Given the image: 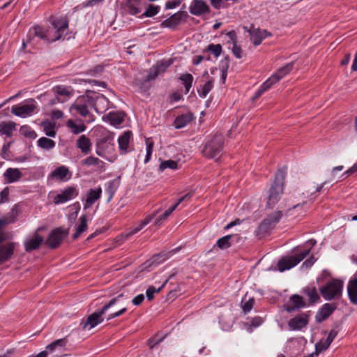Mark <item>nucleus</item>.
Returning a JSON list of instances; mask_svg holds the SVG:
<instances>
[{"mask_svg": "<svg viewBox=\"0 0 357 357\" xmlns=\"http://www.w3.org/2000/svg\"><path fill=\"white\" fill-rule=\"evenodd\" d=\"M105 100L103 95L87 91L85 95L79 96L74 103L71 105L70 109L77 111L82 117H89V122L93 121V116L91 114L89 109L93 108L98 112L96 103L98 101Z\"/></svg>", "mask_w": 357, "mask_h": 357, "instance_id": "obj_1", "label": "nucleus"}, {"mask_svg": "<svg viewBox=\"0 0 357 357\" xmlns=\"http://www.w3.org/2000/svg\"><path fill=\"white\" fill-rule=\"evenodd\" d=\"M180 202H177L174 205L169 207L165 211L158 215L159 210H157L152 214L148 215L146 218H145L139 224V226L136 227L131 228L130 231L126 234H122L116 237V241L117 242H123L125 241L128 238L131 236L132 235L135 234L138 231H139L144 227L147 225L149 223H150L153 218H155V225L160 226L164 221H165L167 218L171 215V213L177 208L178 204Z\"/></svg>", "mask_w": 357, "mask_h": 357, "instance_id": "obj_2", "label": "nucleus"}, {"mask_svg": "<svg viewBox=\"0 0 357 357\" xmlns=\"http://www.w3.org/2000/svg\"><path fill=\"white\" fill-rule=\"evenodd\" d=\"M68 33V20L66 17L50 18V26L46 28L47 43L55 42Z\"/></svg>", "mask_w": 357, "mask_h": 357, "instance_id": "obj_3", "label": "nucleus"}, {"mask_svg": "<svg viewBox=\"0 0 357 357\" xmlns=\"http://www.w3.org/2000/svg\"><path fill=\"white\" fill-rule=\"evenodd\" d=\"M123 297V294H119L115 298L111 299L107 304L98 312L91 314L87 319L84 321L82 320L81 325H82V329H91L96 326L98 324H101L103 321L102 316L107 312V310L115 305L117 303L120 302L121 298Z\"/></svg>", "mask_w": 357, "mask_h": 357, "instance_id": "obj_4", "label": "nucleus"}, {"mask_svg": "<svg viewBox=\"0 0 357 357\" xmlns=\"http://www.w3.org/2000/svg\"><path fill=\"white\" fill-rule=\"evenodd\" d=\"M316 243L317 241L314 239H310L305 243V245L309 246L307 249L303 250L294 256L283 257L280 259L278 262V270L280 272H283L296 266L309 255L312 247L314 246Z\"/></svg>", "mask_w": 357, "mask_h": 357, "instance_id": "obj_5", "label": "nucleus"}, {"mask_svg": "<svg viewBox=\"0 0 357 357\" xmlns=\"http://www.w3.org/2000/svg\"><path fill=\"white\" fill-rule=\"evenodd\" d=\"M224 136L216 133L209 137L204 146L202 153L207 158H218L223 150Z\"/></svg>", "mask_w": 357, "mask_h": 357, "instance_id": "obj_6", "label": "nucleus"}, {"mask_svg": "<svg viewBox=\"0 0 357 357\" xmlns=\"http://www.w3.org/2000/svg\"><path fill=\"white\" fill-rule=\"evenodd\" d=\"M343 282L332 279L320 289V292L326 301L340 299L342 295Z\"/></svg>", "mask_w": 357, "mask_h": 357, "instance_id": "obj_7", "label": "nucleus"}, {"mask_svg": "<svg viewBox=\"0 0 357 357\" xmlns=\"http://www.w3.org/2000/svg\"><path fill=\"white\" fill-rule=\"evenodd\" d=\"M287 171L286 167L279 169L268 191V199L277 200L281 198L284 192V180Z\"/></svg>", "mask_w": 357, "mask_h": 357, "instance_id": "obj_8", "label": "nucleus"}, {"mask_svg": "<svg viewBox=\"0 0 357 357\" xmlns=\"http://www.w3.org/2000/svg\"><path fill=\"white\" fill-rule=\"evenodd\" d=\"M282 216V211H276L268 215L259 225L257 236L263 237L273 229Z\"/></svg>", "mask_w": 357, "mask_h": 357, "instance_id": "obj_9", "label": "nucleus"}, {"mask_svg": "<svg viewBox=\"0 0 357 357\" xmlns=\"http://www.w3.org/2000/svg\"><path fill=\"white\" fill-rule=\"evenodd\" d=\"M68 234V229L56 228L49 235L45 244L52 248H56L61 243L63 238Z\"/></svg>", "mask_w": 357, "mask_h": 357, "instance_id": "obj_10", "label": "nucleus"}, {"mask_svg": "<svg viewBox=\"0 0 357 357\" xmlns=\"http://www.w3.org/2000/svg\"><path fill=\"white\" fill-rule=\"evenodd\" d=\"M36 105L35 101L31 99L29 103L23 105H17L12 107L11 112L20 117H26V116L31 115L36 110Z\"/></svg>", "mask_w": 357, "mask_h": 357, "instance_id": "obj_11", "label": "nucleus"}, {"mask_svg": "<svg viewBox=\"0 0 357 357\" xmlns=\"http://www.w3.org/2000/svg\"><path fill=\"white\" fill-rule=\"evenodd\" d=\"M327 184L326 181L321 183L320 185H312L310 184L307 186L305 192L303 193L305 197L304 198L309 199L310 200L316 199L319 197L320 193L325 192L324 186Z\"/></svg>", "mask_w": 357, "mask_h": 357, "instance_id": "obj_12", "label": "nucleus"}, {"mask_svg": "<svg viewBox=\"0 0 357 357\" xmlns=\"http://www.w3.org/2000/svg\"><path fill=\"white\" fill-rule=\"evenodd\" d=\"M189 10L192 15L199 16L202 14L209 13L210 8L203 0H192L189 6Z\"/></svg>", "mask_w": 357, "mask_h": 357, "instance_id": "obj_13", "label": "nucleus"}, {"mask_svg": "<svg viewBox=\"0 0 357 357\" xmlns=\"http://www.w3.org/2000/svg\"><path fill=\"white\" fill-rule=\"evenodd\" d=\"M16 243L11 242L0 245V264L10 260L14 255Z\"/></svg>", "mask_w": 357, "mask_h": 357, "instance_id": "obj_14", "label": "nucleus"}, {"mask_svg": "<svg viewBox=\"0 0 357 357\" xmlns=\"http://www.w3.org/2000/svg\"><path fill=\"white\" fill-rule=\"evenodd\" d=\"M337 308L335 303H325L315 316L316 321L321 323L326 319Z\"/></svg>", "mask_w": 357, "mask_h": 357, "instance_id": "obj_15", "label": "nucleus"}, {"mask_svg": "<svg viewBox=\"0 0 357 357\" xmlns=\"http://www.w3.org/2000/svg\"><path fill=\"white\" fill-rule=\"evenodd\" d=\"M172 64V61H161L158 62L157 64L150 68L148 80H152L156 78L159 74L164 73L166 69Z\"/></svg>", "mask_w": 357, "mask_h": 357, "instance_id": "obj_16", "label": "nucleus"}, {"mask_svg": "<svg viewBox=\"0 0 357 357\" xmlns=\"http://www.w3.org/2000/svg\"><path fill=\"white\" fill-rule=\"evenodd\" d=\"M52 91L56 96L61 99V102L67 101L74 94V90L71 86L58 85L52 89Z\"/></svg>", "mask_w": 357, "mask_h": 357, "instance_id": "obj_17", "label": "nucleus"}, {"mask_svg": "<svg viewBox=\"0 0 357 357\" xmlns=\"http://www.w3.org/2000/svg\"><path fill=\"white\" fill-rule=\"evenodd\" d=\"M128 298H126L123 301V296L121 298L120 302L115 304L114 307L109 309V314L107 318V320L112 319L115 317H119L126 312L127 307L126 306V303L128 302Z\"/></svg>", "mask_w": 357, "mask_h": 357, "instance_id": "obj_18", "label": "nucleus"}, {"mask_svg": "<svg viewBox=\"0 0 357 357\" xmlns=\"http://www.w3.org/2000/svg\"><path fill=\"white\" fill-rule=\"evenodd\" d=\"M307 324L308 316L305 313L296 316L291 319L288 322L289 328L292 330H300L305 327Z\"/></svg>", "mask_w": 357, "mask_h": 357, "instance_id": "obj_19", "label": "nucleus"}, {"mask_svg": "<svg viewBox=\"0 0 357 357\" xmlns=\"http://www.w3.org/2000/svg\"><path fill=\"white\" fill-rule=\"evenodd\" d=\"M112 137L110 135L101 137L96 143V153L100 157H105L106 151L113 144H111Z\"/></svg>", "mask_w": 357, "mask_h": 357, "instance_id": "obj_20", "label": "nucleus"}, {"mask_svg": "<svg viewBox=\"0 0 357 357\" xmlns=\"http://www.w3.org/2000/svg\"><path fill=\"white\" fill-rule=\"evenodd\" d=\"M28 35L29 38H31L32 40L36 37L47 43L46 28L43 26L36 25L33 26L29 29Z\"/></svg>", "mask_w": 357, "mask_h": 357, "instance_id": "obj_21", "label": "nucleus"}, {"mask_svg": "<svg viewBox=\"0 0 357 357\" xmlns=\"http://www.w3.org/2000/svg\"><path fill=\"white\" fill-rule=\"evenodd\" d=\"M78 195V191L75 187L69 186L57 195L56 201H69Z\"/></svg>", "mask_w": 357, "mask_h": 357, "instance_id": "obj_22", "label": "nucleus"}, {"mask_svg": "<svg viewBox=\"0 0 357 357\" xmlns=\"http://www.w3.org/2000/svg\"><path fill=\"white\" fill-rule=\"evenodd\" d=\"M183 18V13L178 12L174 15H172L168 19L164 20L160 26L162 27H168L170 29H175L181 22Z\"/></svg>", "mask_w": 357, "mask_h": 357, "instance_id": "obj_23", "label": "nucleus"}, {"mask_svg": "<svg viewBox=\"0 0 357 357\" xmlns=\"http://www.w3.org/2000/svg\"><path fill=\"white\" fill-rule=\"evenodd\" d=\"M347 292L350 301L357 305V278H352L349 281Z\"/></svg>", "mask_w": 357, "mask_h": 357, "instance_id": "obj_24", "label": "nucleus"}, {"mask_svg": "<svg viewBox=\"0 0 357 357\" xmlns=\"http://www.w3.org/2000/svg\"><path fill=\"white\" fill-rule=\"evenodd\" d=\"M3 176L6 181L10 183L18 181L22 176V174L19 169L8 168L4 172Z\"/></svg>", "mask_w": 357, "mask_h": 357, "instance_id": "obj_25", "label": "nucleus"}, {"mask_svg": "<svg viewBox=\"0 0 357 357\" xmlns=\"http://www.w3.org/2000/svg\"><path fill=\"white\" fill-rule=\"evenodd\" d=\"M248 32L250 36V40L255 46L260 45L263 40L261 36V30L259 28H255L254 24H251Z\"/></svg>", "mask_w": 357, "mask_h": 357, "instance_id": "obj_26", "label": "nucleus"}, {"mask_svg": "<svg viewBox=\"0 0 357 357\" xmlns=\"http://www.w3.org/2000/svg\"><path fill=\"white\" fill-rule=\"evenodd\" d=\"M77 146L82 153L88 154L91 151V142L86 135H81L77 140Z\"/></svg>", "mask_w": 357, "mask_h": 357, "instance_id": "obj_27", "label": "nucleus"}, {"mask_svg": "<svg viewBox=\"0 0 357 357\" xmlns=\"http://www.w3.org/2000/svg\"><path fill=\"white\" fill-rule=\"evenodd\" d=\"M43 242V238L38 234H35L31 238L25 242V250L27 252L36 250Z\"/></svg>", "mask_w": 357, "mask_h": 357, "instance_id": "obj_28", "label": "nucleus"}, {"mask_svg": "<svg viewBox=\"0 0 357 357\" xmlns=\"http://www.w3.org/2000/svg\"><path fill=\"white\" fill-rule=\"evenodd\" d=\"M131 136L132 132L127 130L124 132L118 139L119 149L121 151H123V153H126L128 151Z\"/></svg>", "mask_w": 357, "mask_h": 357, "instance_id": "obj_29", "label": "nucleus"}, {"mask_svg": "<svg viewBox=\"0 0 357 357\" xmlns=\"http://www.w3.org/2000/svg\"><path fill=\"white\" fill-rule=\"evenodd\" d=\"M192 120V114L190 113L184 114L177 116L174 122V127L177 129L185 127Z\"/></svg>", "mask_w": 357, "mask_h": 357, "instance_id": "obj_30", "label": "nucleus"}, {"mask_svg": "<svg viewBox=\"0 0 357 357\" xmlns=\"http://www.w3.org/2000/svg\"><path fill=\"white\" fill-rule=\"evenodd\" d=\"M290 301L294 304V305L293 306H290V305L286 306L285 309L289 312H292L296 308H298V309L302 308V307H305V303L303 301V298L298 294L292 295L290 298Z\"/></svg>", "mask_w": 357, "mask_h": 357, "instance_id": "obj_31", "label": "nucleus"}, {"mask_svg": "<svg viewBox=\"0 0 357 357\" xmlns=\"http://www.w3.org/2000/svg\"><path fill=\"white\" fill-rule=\"evenodd\" d=\"M69 174L70 175L69 169L65 166H61L56 167L53 172H52L50 176L56 180H63Z\"/></svg>", "mask_w": 357, "mask_h": 357, "instance_id": "obj_32", "label": "nucleus"}, {"mask_svg": "<svg viewBox=\"0 0 357 357\" xmlns=\"http://www.w3.org/2000/svg\"><path fill=\"white\" fill-rule=\"evenodd\" d=\"M126 7L131 15H136L142 11L140 8L142 0H126Z\"/></svg>", "mask_w": 357, "mask_h": 357, "instance_id": "obj_33", "label": "nucleus"}, {"mask_svg": "<svg viewBox=\"0 0 357 357\" xmlns=\"http://www.w3.org/2000/svg\"><path fill=\"white\" fill-rule=\"evenodd\" d=\"M80 223L76 229L75 233L73 235L74 239H77L87 229V219L85 215L79 218Z\"/></svg>", "mask_w": 357, "mask_h": 357, "instance_id": "obj_34", "label": "nucleus"}, {"mask_svg": "<svg viewBox=\"0 0 357 357\" xmlns=\"http://www.w3.org/2000/svg\"><path fill=\"white\" fill-rule=\"evenodd\" d=\"M110 123L113 126H119L123 121L124 115L121 112H110L107 115Z\"/></svg>", "mask_w": 357, "mask_h": 357, "instance_id": "obj_35", "label": "nucleus"}, {"mask_svg": "<svg viewBox=\"0 0 357 357\" xmlns=\"http://www.w3.org/2000/svg\"><path fill=\"white\" fill-rule=\"evenodd\" d=\"M38 146L45 150H50L55 146V142L51 139L43 137L37 141Z\"/></svg>", "mask_w": 357, "mask_h": 357, "instance_id": "obj_36", "label": "nucleus"}, {"mask_svg": "<svg viewBox=\"0 0 357 357\" xmlns=\"http://www.w3.org/2000/svg\"><path fill=\"white\" fill-rule=\"evenodd\" d=\"M67 126L70 128L71 132L75 135L84 132L86 128L84 124L77 125L71 119L67 122Z\"/></svg>", "mask_w": 357, "mask_h": 357, "instance_id": "obj_37", "label": "nucleus"}, {"mask_svg": "<svg viewBox=\"0 0 357 357\" xmlns=\"http://www.w3.org/2000/svg\"><path fill=\"white\" fill-rule=\"evenodd\" d=\"M294 63L291 62L285 65L284 66L280 68L273 75H276L278 77V82L282 79L284 75L291 72L293 69Z\"/></svg>", "mask_w": 357, "mask_h": 357, "instance_id": "obj_38", "label": "nucleus"}, {"mask_svg": "<svg viewBox=\"0 0 357 357\" xmlns=\"http://www.w3.org/2000/svg\"><path fill=\"white\" fill-rule=\"evenodd\" d=\"M82 163L86 166L97 165L99 167H102L104 165V162L98 158L93 156H89L82 161Z\"/></svg>", "mask_w": 357, "mask_h": 357, "instance_id": "obj_39", "label": "nucleus"}, {"mask_svg": "<svg viewBox=\"0 0 357 357\" xmlns=\"http://www.w3.org/2000/svg\"><path fill=\"white\" fill-rule=\"evenodd\" d=\"M180 79L182 81L183 84L185 86L186 93L189 92V91L192 86V82H193L192 75L190 73L183 74L180 77Z\"/></svg>", "mask_w": 357, "mask_h": 357, "instance_id": "obj_40", "label": "nucleus"}, {"mask_svg": "<svg viewBox=\"0 0 357 357\" xmlns=\"http://www.w3.org/2000/svg\"><path fill=\"white\" fill-rule=\"evenodd\" d=\"M160 6L153 4H149L146 10L142 13V17H151L155 16L160 11Z\"/></svg>", "mask_w": 357, "mask_h": 357, "instance_id": "obj_41", "label": "nucleus"}, {"mask_svg": "<svg viewBox=\"0 0 357 357\" xmlns=\"http://www.w3.org/2000/svg\"><path fill=\"white\" fill-rule=\"evenodd\" d=\"M304 292L309 297L311 303H315L319 299V296L314 287L306 288Z\"/></svg>", "mask_w": 357, "mask_h": 357, "instance_id": "obj_42", "label": "nucleus"}, {"mask_svg": "<svg viewBox=\"0 0 357 357\" xmlns=\"http://www.w3.org/2000/svg\"><path fill=\"white\" fill-rule=\"evenodd\" d=\"M101 192L100 188L90 189L86 193L87 197L85 201H96L100 197Z\"/></svg>", "mask_w": 357, "mask_h": 357, "instance_id": "obj_43", "label": "nucleus"}, {"mask_svg": "<svg viewBox=\"0 0 357 357\" xmlns=\"http://www.w3.org/2000/svg\"><path fill=\"white\" fill-rule=\"evenodd\" d=\"M167 168L171 169H178L177 162L172 160H165L162 161L159 166V170L160 172H162Z\"/></svg>", "mask_w": 357, "mask_h": 357, "instance_id": "obj_44", "label": "nucleus"}, {"mask_svg": "<svg viewBox=\"0 0 357 357\" xmlns=\"http://www.w3.org/2000/svg\"><path fill=\"white\" fill-rule=\"evenodd\" d=\"M278 82V77L276 75H272L266 82H264L259 88L264 93L268 90L274 84Z\"/></svg>", "mask_w": 357, "mask_h": 357, "instance_id": "obj_45", "label": "nucleus"}, {"mask_svg": "<svg viewBox=\"0 0 357 357\" xmlns=\"http://www.w3.org/2000/svg\"><path fill=\"white\" fill-rule=\"evenodd\" d=\"M168 280H166L163 284L161 285V287H160L158 289H155L154 287L153 286H150L146 291V298L149 301H151L153 297H154V294L156 293V292H160L161 291V289L165 287V285L167 284Z\"/></svg>", "mask_w": 357, "mask_h": 357, "instance_id": "obj_46", "label": "nucleus"}, {"mask_svg": "<svg viewBox=\"0 0 357 357\" xmlns=\"http://www.w3.org/2000/svg\"><path fill=\"white\" fill-rule=\"evenodd\" d=\"M231 238V235H227L219 238L217 241V245L220 249H227L230 247V239Z\"/></svg>", "mask_w": 357, "mask_h": 357, "instance_id": "obj_47", "label": "nucleus"}, {"mask_svg": "<svg viewBox=\"0 0 357 357\" xmlns=\"http://www.w3.org/2000/svg\"><path fill=\"white\" fill-rule=\"evenodd\" d=\"M213 87V80L206 82L202 86L201 91H198L199 96L204 98Z\"/></svg>", "mask_w": 357, "mask_h": 357, "instance_id": "obj_48", "label": "nucleus"}, {"mask_svg": "<svg viewBox=\"0 0 357 357\" xmlns=\"http://www.w3.org/2000/svg\"><path fill=\"white\" fill-rule=\"evenodd\" d=\"M116 190V186L115 185V183L113 181L109 182L105 190V193L107 195V201H110L112 199Z\"/></svg>", "mask_w": 357, "mask_h": 357, "instance_id": "obj_49", "label": "nucleus"}, {"mask_svg": "<svg viewBox=\"0 0 357 357\" xmlns=\"http://www.w3.org/2000/svg\"><path fill=\"white\" fill-rule=\"evenodd\" d=\"M329 346H330V344H328V342H326L325 341V340H324V339L321 340L315 345L314 354H316L317 356L319 353L326 350L329 347Z\"/></svg>", "mask_w": 357, "mask_h": 357, "instance_id": "obj_50", "label": "nucleus"}, {"mask_svg": "<svg viewBox=\"0 0 357 357\" xmlns=\"http://www.w3.org/2000/svg\"><path fill=\"white\" fill-rule=\"evenodd\" d=\"M206 50L211 52L215 57H218L222 52V46L220 44H210L207 46Z\"/></svg>", "mask_w": 357, "mask_h": 357, "instance_id": "obj_51", "label": "nucleus"}, {"mask_svg": "<svg viewBox=\"0 0 357 357\" xmlns=\"http://www.w3.org/2000/svg\"><path fill=\"white\" fill-rule=\"evenodd\" d=\"M146 154L144 159V162L147 163L150 159L152 154V150L153 148V142L150 139H146Z\"/></svg>", "mask_w": 357, "mask_h": 357, "instance_id": "obj_52", "label": "nucleus"}, {"mask_svg": "<svg viewBox=\"0 0 357 357\" xmlns=\"http://www.w3.org/2000/svg\"><path fill=\"white\" fill-rule=\"evenodd\" d=\"M0 128L3 133L9 135L10 132L15 129V124L7 123L3 122L0 124Z\"/></svg>", "mask_w": 357, "mask_h": 357, "instance_id": "obj_53", "label": "nucleus"}, {"mask_svg": "<svg viewBox=\"0 0 357 357\" xmlns=\"http://www.w3.org/2000/svg\"><path fill=\"white\" fill-rule=\"evenodd\" d=\"M231 51L237 59H241L243 56V51L241 47L238 45L237 43L234 44Z\"/></svg>", "mask_w": 357, "mask_h": 357, "instance_id": "obj_54", "label": "nucleus"}, {"mask_svg": "<svg viewBox=\"0 0 357 357\" xmlns=\"http://www.w3.org/2000/svg\"><path fill=\"white\" fill-rule=\"evenodd\" d=\"M191 199H196V197H195V192L193 190H190L188 192L185 193L183 195V193H181L180 197L178 199V201H185Z\"/></svg>", "mask_w": 357, "mask_h": 357, "instance_id": "obj_55", "label": "nucleus"}, {"mask_svg": "<svg viewBox=\"0 0 357 357\" xmlns=\"http://www.w3.org/2000/svg\"><path fill=\"white\" fill-rule=\"evenodd\" d=\"M254 303L255 300L253 298H250L248 301H246L243 306V312L245 313L249 312L253 307Z\"/></svg>", "mask_w": 357, "mask_h": 357, "instance_id": "obj_56", "label": "nucleus"}, {"mask_svg": "<svg viewBox=\"0 0 357 357\" xmlns=\"http://www.w3.org/2000/svg\"><path fill=\"white\" fill-rule=\"evenodd\" d=\"M337 332L335 330H331L330 333H328V337L326 339H325V341L328 342V344L331 345V342L333 341V340L337 336Z\"/></svg>", "mask_w": 357, "mask_h": 357, "instance_id": "obj_57", "label": "nucleus"}, {"mask_svg": "<svg viewBox=\"0 0 357 357\" xmlns=\"http://www.w3.org/2000/svg\"><path fill=\"white\" fill-rule=\"evenodd\" d=\"M337 332L335 330H331L330 333H328V337L326 339H325V341L328 342V344L331 345V342L333 341V340L337 336Z\"/></svg>", "mask_w": 357, "mask_h": 357, "instance_id": "obj_58", "label": "nucleus"}, {"mask_svg": "<svg viewBox=\"0 0 357 357\" xmlns=\"http://www.w3.org/2000/svg\"><path fill=\"white\" fill-rule=\"evenodd\" d=\"M227 36L229 37L230 41L232 43L233 45L237 43V36L235 31L232 30L229 31L227 33Z\"/></svg>", "mask_w": 357, "mask_h": 357, "instance_id": "obj_59", "label": "nucleus"}, {"mask_svg": "<svg viewBox=\"0 0 357 357\" xmlns=\"http://www.w3.org/2000/svg\"><path fill=\"white\" fill-rule=\"evenodd\" d=\"M144 299V296L143 294H139L132 299V303L135 305H139L143 302Z\"/></svg>", "mask_w": 357, "mask_h": 357, "instance_id": "obj_60", "label": "nucleus"}, {"mask_svg": "<svg viewBox=\"0 0 357 357\" xmlns=\"http://www.w3.org/2000/svg\"><path fill=\"white\" fill-rule=\"evenodd\" d=\"M315 261H316L315 258L312 256L303 262V264H302V266L303 267L305 266L306 268L310 267L314 264Z\"/></svg>", "mask_w": 357, "mask_h": 357, "instance_id": "obj_61", "label": "nucleus"}, {"mask_svg": "<svg viewBox=\"0 0 357 357\" xmlns=\"http://www.w3.org/2000/svg\"><path fill=\"white\" fill-rule=\"evenodd\" d=\"M14 220L10 218H4L0 220V228L6 227L8 224L13 222Z\"/></svg>", "mask_w": 357, "mask_h": 357, "instance_id": "obj_62", "label": "nucleus"}, {"mask_svg": "<svg viewBox=\"0 0 357 357\" xmlns=\"http://www.w3.org/2000/svg\"><path fill=\"white\" fill-rule=\"evenodd\" d=\"M53 342H54V346H56V347H63L67 344V340H66V338H62V339L57 340Z\"/></svg>", "mask_w": 357, "mask_h": 357, "instance_id": "obj_63", "label": "nucleus"}, {"mask_svg": "<svg viewBox=\"0 0 357 357\" xmlns=\"http://www.w3.org/2000/svg\"><path fill=\"white\" fill-rule=\"evenodd\" d=\"M179 5V2L176 1H169L165 4V8L167 9H172Z\"/></svg>", "mask_w": 357, "mask_h": 357, "instance_id": "obj_64", "label": "nucleus"}]
</instances>
